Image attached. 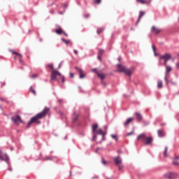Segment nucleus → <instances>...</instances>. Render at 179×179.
<instances>
[{
    "label": "nucleus",
    "instance_id": "1",
    "mask_svg": "<svg viewBox=\"0 0 179 179\" xmlns=\"http://www.w3.org/2000/svg\"><path fill=\"white\" fill-rule=\"evenodd\" d=\"M50 113V108L45 107V108L39 113L36 114L35 116H34L28 122L27 124V128H30V126L31 124H41L40 120H42V118H44Z\"/></svg>",
    "mask_w": 179,
    "mask_h": 179
},
{
    "label": "nucleus",
    "instance_id": "2",
    "mask_svg": "<svg viewBox=\"0 0 179 179\" xmlns=\"http://www.w3.org/2000/svg\"><path fill=\"white\" fill-rule=\"evenodd\" d=\"M117 72H122L124 75H127V76H131L132 75L131 69H127L121 64H117Z\"/></svg>",
    "mask_w": 179,
    "mask_h": 179
},
{
    "label": "nucleus",
    "instance_id": "3",
    "mask_svg": "<svg viewBox=\"0 0 179 179\" xmlns=\"http://www.w3.org/2000/svg\"><path fill=\"white\" fill-rule=\"evenodd\" d=\"M48 67L50 68V69H52V73L50 75V80H55L57 79V76H61V73H59L57 70H54V66L52 64H48Z\"/></svg>",
    "mask_w": 179,
    "mask_h": 179
},
{
    "label": "nucleus",
    "instance_id": "4",
    "mask_svg": "<svg viewBox=\"0 0 179 179\" xmlns=\"http://www.w3.org/2000/svg\"><path fill=\"white\" fill-rule=\"evenodd\" d=\"M164 177L166 179H176L178 177V174L174 172H166L164 174Z\"/></svg>",
    "mask_w": 179,
    "mask_h": 179
},
{
    "label": "nucleus",
    "instance_id": "5",
    "mask_svg": "<svg viewBox=\"0 0 179 179\" xmlns=\"http://www.w3.org/2000/svg\"><path fill=\"white\" fill-rule=\"evenodd\" d=\"M166 71H165V76L164 80H167V79H170V72L173 71V69L170 66H166Z\"/></svg>",
    "mask_w": 179,
    "mask_h": 179
},
{
    "label": "nucleus",
    "instance_id": "6",
    "mask_svg": "<svg viewBox=\"0 0 179 179\" xmlns=\"http://www.w3.org/2000/svg\"><path fill=\"white\" fill-rule=\"evenodd\" d=\"M11 120L13 122H14V124H19V122H23V121H22V118L19 115H15L13 117Z\"/></svg>",
    "mask_w": 179,
    "mask_h": 179
},
{
    "label": "nucleus",
    "instance_id": "7",
    "mask_svg": "<svg viewBox=\"0 0 179 179\" xmlns=\"http://www.w3.org/2000/svg\"><path fill=\"white\" fill-rule=\"evenodd\" d=\"M0 160L3 162H8L9 160V157H8V155L3 154L2 151L0 150Z\"/></svg>",
    "mask_w": 179,
    "mask_h": 179
},
{
    "label": "nucleus",
    "instance_id": "8",
    "mask_svg": "<svg viewBox=\"0 0 179 179\" xmlns=\"http://www.w3.org/2000/svg\"><path fill=\"white\" fill-rule=\"evenodd\" d=\"M95 134H97L98 135H102V141H104V136H106L107 133L106 131H103L101 129H98L95 131Z\"/></svg>",
    "mask_w": 179,
    "mask_h": 179
},
{
    "label": "nucleus",
    "instance_id": "9",
    "mask_svg": "<svg viewBox=\"0 0 179 179\" xmlns=\"http://www.w3.org/2000/svg\"><path fill=\"white\" fill-rule=\"evenodd\" d=\"M151 31L152 33H153L154 34H159V33L162 32V29L155 27V26H152V28H151Z\"/></svg>",
    "mask_w": 179,
    "mask_h": 179
},
{
    "label": "nucleus",
    "instance_id": "10",
    "mask_svg": "<svg viewBox=\"0 0 179 179\" xmlns=\"http://www.w3.org/2000/svg\"><path fill=\"white\" fill-rule=\"evenodd\" d=\"M115 166L122 164V159L120 157H116L113 159Z\"/></svg>",
    "mask_w": 179,
    "mask_h": 179
},
{
    "label": "nucleus",
    "instance_id": "11",
    "mask_svg": "<svg viewBox=\"0 0 179 179\" xmlns=\"http://www.w3.org/2000/svg\"><path fill=\"white\" fill-rule=\"evenodd\" d=\"M152 142H153V138L146 137L143 143H144V145H150Z\"/></svg>",
    "mask_w": 179,
    "mask_h": 179
},
{
    "label": "nucleus",
    "instance_id": "12",
    "mask_svg": "<svg viewBox=\"0 0 179 179\" xmlns=\"http://www.w3.org/2000/svg\"><path fill=\"white\" fill-rule=\"evenodd\" d=\"M146 134L143 133L137 136V141H141V142H144L145 139H146Z\"/></svg>",
    "mask_w": 179,
    "mask_h": 179
},
{
    "label": "nucleus",
    "instance_id": "13",
    "mask_svg": "<svg viewBox=\"0 0 179 179\" xmlns=\"http://www.w3.org/2000/svg\"><path fill=\"white\" fill-rule=\"evenodd\" d=\"M96 73L98 78L99 79H101V80H104V79L106 78V74H104L103 73H100L99 71H96Z\"/></svg>",
    "mask_w": 179,
    "mask_h": 179
},
{
    "label": "nucleus",
    "instance_id": "14",
    "mask_svg": "<svg viewBox=\"0 0 179 179\" xmlns=\"http://www.w3.org/2000/svg\"><path fill=\"white\" fill-rule=\"evenodd\" d=\"M76 69L80 73V78L83 79V78H85V73H83V70L80 69L79 67H76Z\"/></svg>",
    "mask_w": 179,
    "mask_h": 179
},
{
    "label": "nucleus",
    "instance_id": "15",
    "mask_svg": "<svg viewBox=\"0 0 179 179\" xmlns=\"http://www.w3.org/2000/svg\"><path fill=\"white\" fill-rule=\"evenodd\" d=\"M135 115H136V118L138 122H141L143 118L142 117V115L141 113H139L138 112H136Z\"/></svg>",
    "mask_w": 179,
    "mask_h": 179
},
{
    "label": "nucleus",
    "instance_id": "16",
    "mask_svg": "<svg viewBox=\"0 0 179 179\" xmlns=\"http://www.w3.org/2000/svg\"><path fill=\"white\" fill-rule=\"evenodd\" d=\"M170 58H171V55L166 53V54L162 55L160 57V59H164V61H168L170 59Z\"/></svg>",
    "mask_w": 179,
    "mask_h": 179
},
{
    "label": "nucleus",
    "instance_id": "17",
    "mask_svg": "<svg viewBox=\"0 0 179 179\" xmlns=\"http://www.w3.org/2000/svg\"><path fill=\"white\" fill-rule=\"evenodd\" d=\"M132 121H134V117H129L124 123V127H128V125H129V124H131V122H132Z\"/></svg>",
    "mask_w": 179,
    "mask_h": 179
},
{
    "label": "nucleus",
    "instance_id": "18",
    "mask_svg": "<svg viewBox=\"0 0 179 179\" xmlns=\"http://www.w3.org/2000/svg\"><path fill=\"white\" fill-rule=\"evenodd\" d=\"M11 52H12V54H13L15 55H17V59H19L20 62H22V59H21L22 55H20V53L16 52H15L13 50H11Z\"/></svg>",
    "mask_w": 179,
    "mask_h": 179
},
{
    "label": "nucleus",
    "instance_id": "19",
    "mask_svg": "<svg viewBox=\"0 0 179 179\" xmlns=\"http://www.w3.org/2000/svg\"><path fill=\"white\" fill-rule=\"evenodd\" d=\"M143 15H145V12H143V11H140L138 20H137V22H136V26H138V24L139 23V21L141 20V19L142 16H143Z\"/></svg>",
    "mask_w": 179,
    "mask_h": 179
},
{
    "label": "nucleus",
    "instance_id": "20",
    "mask_svg": "<svg viewBox=\"0 0 179 179\" xmlns=\"http://www.w3.org/2000/svg\"><path fill=\"white\" fill-rule=\"evenodd\" d=\"M173 164H174V166H179V156L173 159Z\"/></svg>",
    "mask_w": 179,
    "mask_h": 179
},
{
    "label": "nucleus",
    "instance_id": "21",
    "mask_svg": "<svg viewBox=\"0 0 179 179\" xmlns=\"http://www.w3.org/2000/svg\"><path fill=\"white\" fill-rule=\"evenodd\" d=\"M166 82V85H169V83H171L173 86H176L177 84L176 82L170 80V78H167V80H164Z\"/></svg>",
    "mask_w": 179,
    "mask_h": 179
},
{
    "label": "nucleus",
    "instance_id": "22",
    "mask_svg": "<svg viewBox=\"0 0 179 179\" xmlns=\"http://www.w3.org/2000/svg\"><path fill=\"white\" fill-rule=\"evenodd\" d=\"M78 118H79V115L74 113L73 116V122H76V121H78Z\"/></svg>",
    "mask_w": 179,
    "mask_h": 179
},
{
    "label": "nucleus",
    "instance_id": "23",
    "mask_svg": "<svg viewBox=\"0 0 179 179\" xmlns=\"http://www.w3.org/2000/svg\"><path fill=\"white\" fill-rule=\"evenodd\" d=\"M55 33H56V34H62V33H64V31L62 30V28L59 27V29H55Z\"/></svg>",
    "mask_w": 179,
    "mask_h": 179
},
{
    "label": "nucleus",
    "instance_id": "24",
    "mask_svg": "<svg viewBox=\"0 0 179 179\" xmlns=\"http://www.w3.org/2000/svg\"><path fill=\"white\" fill-rule=\"evenodd\" d=\"M157 83L158 89H162V87H163V81L158 80Z\"/></svg>",
    "mask_w": 179,
    "mask_h": 179
},
{
    "label": "nucleus",
    "instance_id": "25",
    "mask_svg": "<svg viewBox=\"0 0 179 179\" xmlns=\"http://www.w3.org/2000/svg\"><path fill=\"white\" fill-rule=\"evenodd\" d=\"M138 3H141L142 5H144L145 3H150V1H145L144 0H136Z\"/></svg>",
    "mask_w": 179,
    "mask_h": 179
},
{
    "label": "nucleus",
    "instance_id": "26",
    "mask_svg": "<svg viewBox=\"0 0 179 179\" xmlns=\"http://www.w3.org/2000/svg\"><path fill=\"white\" fill-rule=\"evenodd\" d=\"M97 128H99V125L97 124H94L92 125V132L93 134H96V129H97Z\"/></svg>",
    "mask_w": 179,
    "mask_h": 179
},
{
    "label": "nucleus",
    "instance_id": "27",
    "mask_svg": "<svg viewBox=\"0 0 179 179\" xmlns=\"http://www.w3.org/2000/svg\"><path fill=\"white\" fill-rule=\"evenodd\" d=\"M157 135L159 138H163V136H164V134L162 130H157Z\"/></svg>",
    "mask_w": 179,
    "mask_h": 179
},
{
    "label": "nucleus",
    "instance_id": "28",
    "mask_svg": "<svg viewBox=\"0 0 179 179\" xmlns=\"http://www.w3.org/2000/svg\"><path fill=\"white\" fill-rule=\"evenodd\" d=\"M62 41H63V43H64V44H72V43L71 42V40H66L65 38H62Z\"/></svg>",
    "mask_w": 179,
    "mask_h": 179
},
{
    "label": "nucleus",
    "instance_id": "29",
    "mask_svg": "<svg viewBox=\"0 0 179 179\" xmlns=\"http://www.w3.org/2000/svg\"><path fill=\"white\" fill-rule=\"evenodd\" d=\"M103 31H104V28L103 27L98 28L96 30L97 34H100V33H103Z\"/></svg>",
    "mask_w": 179,
    "mask_h": 179
},
{
    "label": "nucleus",
    "instance_id": "30",
    "mask_svg": "<svg viewBox=\"0 0 179 179\" xmlns=\"http://www.w3.org/2000/svg\"><path fill=\"white\" fill-rule=\"evenodd\" d=\"M29 92H31L32 94H34V96H36V90H34V88H33V87H30Z\"/></svg>",
    "mask_w": 179,
    "mask_h": 179
},
{
    "label": "nucleus",
    "instance_id": "31",
    "mask_svg": "<svg viewBox=\"0 0 179 179\" xmlns=\"http://www.w3.org/2000/svg\"><path fill=\"white\" fill-rule=\"evenodd\" d=\"M101 3V0H93V3H94V5H99Z\"/></svg>",
    "mask_w": 179,
    "mask_h": 179
},
{
    "label": "nucleus",
    "instance_id": "32",
    "mask_svg": "<svg viewBox=\"0 0 179 179\" xmlns=\"http://www.w3.org/2000/svg\"><path fill=\"white\" fill-rule=\"evenodd\" d=\"M167 150H168V148L166 147L164 151L163 152L164 157H167Z\"/></svg>",
    "mask_w": 179,
    "mask_h": 179
},
{
    "label": "nucleus",
    "instance_id": "33",
    "mask_svg": "<svg viewBox=\"0 0 179 179\" xmlns=\"http://www.w3.org/2000/svg\"><path fill=\"white\" fill-rule=\"evenodd\" d=\"M103 54H104V50L103 49H99V52H98V55H103Z\"/></svg>",
    "mask_w": 179,
    "mask_h": 179
},
{
    "label": "nucleus",
    "instance_id": "34",
    "mask_svg": "<svg viewBox=\"0 0 179 179\" xmlns=\"http://www.w3.org/2000/svg\"><path fill=\"white\" fill-rule=\"evenodd\" d=\"M111 138H113V139H115L116 141H118V137H117L116 135L114 134H111Z\"/></svg>",
    "mask_w": 179,
    "mask_h": 179
},
{
    "label": "nucleus",
    "instance_id": "35",
    "mask_svg": "<svg viewBox=\"0 0 179 179\" xmlns=\"http://www.w3.org/2000/svg\"><path fill=\"white\" fill-rule=\"evenodd\" d=\"M101 163L102 164H104V166H106V164H107V161L102 158Z\"/></svg>",
    "mask_w": 179,
    "mask_h": 179
},
{
    "label": "nucleus",
    "instance_id": "36",
    "mask_svg": "<svg viewBox=\"0 0 179 179\" xmlns=\"http://www.w3.org/2000/svg\"><path fill=\"white\" fill-rule=\"evenodd\" d=\"M116 166H117L118 170H122V167H124V165H122V164Z\"/></svg>",
    "mask_w": 179,
    "mask_h": 179
},
{
    "label": "nucleus",
    "instance_id": "37",
    "mask_svg": "<svg viewBox=\"0 0 179 179\" xmlns=\"http://www.w3.org/2000/svg\"><path fill=\"white\" fill-rule=\"evenodd\" d=\"M1 87H3V86L6 85V83H5V81H3L1 83Z\"/></svg>",
    "mask_w": 179,
    "mask_h": 179
},
{
    "label": "nucleus",
    "instance_id": "38",
    "mask_svg": "<svg viewBox=\"0 0 179 179\" xmlns=\"http://www.w3.org/2000/svg\"><path fill=\"white\" fill-rule=\"evenodd\" d=\"M134 131H131L129 133L127 134V136H131V135H134Z\"/></svg>",
    "mask_w": 179,
    "mask_h": 179
},
{
    "label": "nucleus",
    "instance_id": "39",
    "mask_svg": "<svg viewBox=\"0 0 179 179\" xmlns=\"http://www.w3.org/2000/svg\"><path fill=\"white\" fill-rule=\"evenodd\" d=\"M152 50H153V52H156V48L155 47V45H152Z\"/></svg>",
    "mask_w": 179,
    "mask_h": 179
},
{
    "label": "nucleus",
    "instance_id": "40",
    "mask_svg": "<svg viewBox=\"0 0 179 179\" xmlns=\"http://www.w3.org/2000/svg\"><path fill=\"white\" fill-rule=\"evenodd\" d=\"M143 125L144 127H146V125H149V122H144Z\"/></svg>",
    "mask_w": 179,
    "mask_h": 179
},
{
    "label": "nucleus",
    "instance_id": "41",
    "mask_svg": "<svg viewBox=\"0 0 179 179\" xmlns=\"http://www.w3.org/2000/svg\"><path fill=\"white\" fill-rule=\"evenodd\" d=\"M97 58H98L99 61H101V55H98Z\"/></svg>",
    "mask_w": 179,
    "mask_h": 179
},
{
    "label": "nucleus",
    "instance_id": "42",
    "mask_svg": "<svg viewBox=\"0 0 179 179\" xmlns=\"http://www.w3.org/2000/svg\"><path fill=\"white\" fill-rule=\"evenodd\" d=\"M62 83H64V82H65V77H64V76L62 77Z\"/></svg>",
    "mask_w": 179,
    "mask_h": 179
},
{
    "label": "nucleus",
    "instance_id": "43",
    "mask_svg": "<svg viewBox=\"0 0 179 179\" xmlns=\"http://www.w3.org/2000/svg\"><path fill=\"white\" fill-rule=\"evenodd\" d=\"M90 17V14H85V17L87 18Z\"/></svg>",
    "mask_w": 179,
    "mask_h": 179
},
{
    "label": "nucleus",
    "instance_id": "44",
    "mask_svg": "<svg viewBox=\"0 0 179 179\" xmlns=\"http://www.w3.org/2000/svg\"><path fill=\"white\" fill-rule=\"evenodd\" d=\"M96 138H97V136L96 134H94L92 138V141H94L96 139Z\"/></svg>",
    "mask_w": 179,
    "mask_h": 179
},
{
    "label": "nucleus",
    "instance_id": "45",
    "mask_svg": "<svg viewBox=\"0 0 179 179\" xmlns=\"http://www.w3.org/2000/svg\"><path fill=\"white\" fill-rule=\"evenodd\" d=\"M62 34L66 36V37H68V34L65 33V31H63Z\"/></svg>",
    "mask_w": 179,
    "mask_h": 179
},
{
    "label": "nucleus",
    "instance_id": "46",
    "mask_svg": "<svg viewBox=\"0 0 179 179\" xmlns=\"http://www.w3.org/2000/svg\"><path fill=\"white\" fill-rule=\"evenodd\" d=\"M73 52H74V54H75L76 55H78V50H73Z\"/></svg>",
    "mask_w": 179,
    "mask_h": 179
},
{
    "label": "nucleus",
    "instance_id": "47",
    "mask_svg": "<svg viewBox=\"0 0 179 179\" xmlns=\"http://www.w3.org/2000/svg\"><path fill=\"white\" fill-rule=\"evenodd\" d=\"M31 78H37V75L36 74H34V75L31 76Z\"/></svg>",
    "mask_w": 179,
    "mask_h": 179
},
{
    "label": "nucleus",
    "instance_id": "48",
    "mask_svg": "<svg viewBox=\"0 0 179 179\" xmlns=\"http://www.w3.org/2000/svg\"><path fill=\"white\" fill-rule=\"evenodd\" d=\"M74 75L73 73H70V78H73Z\"/></svg>",
    "mask_w": 179,
    "mask_h": 179
},
{
    "label": "nucleus",
    "instance_id": "49",
    "mask_svg": "<svg viewBox=\"0 0 179 179\" xmlns=\"http://www.w3.org/2000/svg\"><path fill=\"white\" fill-rule=\"evenodd\" d=\"M166 64H167V61H164V65L165 67L167 66Z\"/></svg>",
    "mask_w": 179,
    "mask_h": 179
},
{
    "label": "nucleus",
    "instance_id": "50",
    "mask_svg": "<svg viewBox=\"0 0 179 179\" xmlns=\"http://www.w3.org/2000/svg\"><path fill=\"white\" fill-rule=\"evenodd\" d=\"M92 72H95V73H96V72H98V71H97V69H94L92 70Z\"/></svg>",
    "mask_w": 179,
    "mask_h": 179
},
{
    "label": "nucleus",
    "instance_id": "51",
    "mask_svg": "<svg viewBox=\"0 0 179 179\" xmlns=\"http://www.w3.org/2000/svg\"><path fill=\"white\" fill-rule=\"evenodd\" d=\"M102 85H103V86H107V83H104V82H102Z\"/></svg>",
    "mask_w": 179,
    "mask_h": 179
},
{
    "label": "nucleus",
    "instance_id": "52",
    "mask_svg": "<svg viewBox=\"0 0 179 179\" xmlns=\"http://www.w3.org/2000/svg\"><path fill=\"white\" fill-rule=\"evenodd\" d=\"M14 59H17V55H16L15 57H14Z\"/></svg>",
    "mask_w": 179,
    "mask_h": 179
},
{
    "label": "nucleus",
    "instance_id": "53",
    "mask_svg": "<svg viewBox=\"0 0 179 179\" xmlns=\"http://www.w3.org/2000/svg\"><path fill=\"white\" fill-rule=\"evenodd\" d=\"M176 67L179 68V63L176 64Z\"/></svg>",
    "mask_w": 179,
    "mask_h": 179
},
{
    "label": "nucleus",
    "instance_id": "54",
    "mask_svg": "<svg viewBox=\"0 0 179 179\" xmlns=\"http://www.w3.org/2000/svg\"><path fill=\"white\" fill-rule=\"evenodd\" d=\"M61 68V64H59L58 69H59Z\"/></svg>",
    "mask_w": 179,
    "mask_h": 179
},
{
    "label": "nucleus",
    "instance_id": "55",
    "mask_svg": "<svg viewBox=\"0 0 179 179\" xmlns=\"http://www.w3.org/2000/svg\"><path fill=\"white\" fill-rule=\"evenodd\" d=\"M9 171H12V168L8 169Z\"/></svg>",
    "mask_w": 179,
    "mask_h": 179
},
{
    "label": "nucleus",
    "instance_id": "56",
    "mask_svg": "<svg viewBox=\"0 0 179 179\" xmlns=\"http://www.w3.org/2000/svg\"><path fill=\"white\" fill-rule=\"evenodd\" d=\"M104 128H105V129H107V127L106 126H105Z\"/></svg>",
    "mask_w": 179,
    "mask_h": 179
},
{
    "label": "nucleus",
    "instance_id": "57",
    "mask_svg": "<svg viewBox=\"0 0 179 179\" xmlns=\"http://www.w3.org/2000/svg\"><path fill=\"white\" fill-rule=\"evenodd\" d=\"M121 60V59L120 58H119V61H120Z\"/></svg>",
    "mask_w": 179,
    "mask_h": 179
},
{
    "label": "nucleus",
    "instance_id": "58",
    "mask_svg": "<svg viewBox=\"0 0 179 179\" xmlns=\"http://www.w3.org/2000/svg\"><path fill=\"white\" fill-rule=\"evenodd\" d=\"M0 107H1V105H0Z\"/></svg>",
    "mask_w": 179,
    "mask_h": 179
}]
</instances>
